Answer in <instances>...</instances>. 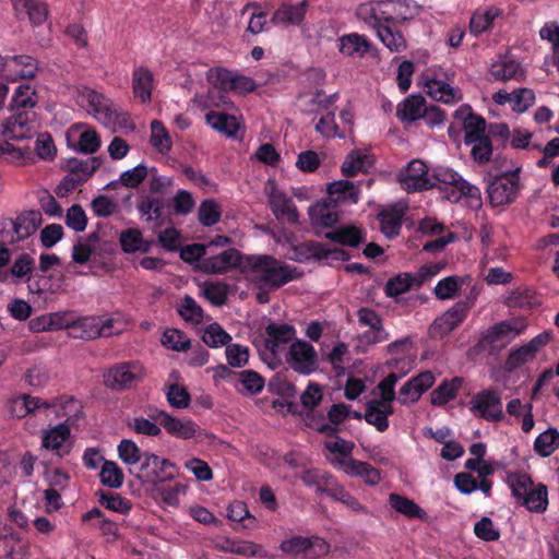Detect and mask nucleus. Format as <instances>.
Returning <instances> with one entry per match:
<instances>
[{
  "mask_svg": "<svg viewBox=\"0 0 559 559\" xmlns=\"http://www.w3.org/2000/svg\"><path fill=\"white\" fill-rule=\"evenodd\" d=\"M420 9L414 0H381L361 3L356 15L390 51L400 52L406 48V39L396 24L415 17Z\"/></svg>",
  "mask_w": 559,
  "mask_h": 559,
  "instance_id": "f257e3e1",
  "label": "nucleus"
},
{
  "mask_svg": "<svg viewBox=\"0 0 559 559\" xmlns=\"http://www.w3.org/2000/svg\"><path fill=\"white\" fill-rule=\"evenodd\" d=\"M248 266L254 273L260 287L277 289L301 276L297 267L286 264L272 255H250Z\"/></svg>",
  "mask_w": 559,
  "mask_h": 559,
  "instance_id": "f03ea898",
  "label": "nucleus"
},
{
  "mask_svg": "<svg viewBox=\"0 0 559 559\" xmlns=\"http://www.w3.org/2000/svg\"><path fill=\"white\" fill-rule=\"evenodd\" d=\"M36 262L33 253L21 252L13 260L5 274H2V282L9 280L14 285L27 284L28 292L38 296L45 293H55L49 281L52 275L47 278L45 275L35 273Z\"/></svg>",
  "mask_w": 559,
  "mask_h": 559,
  "instance_id": "7ed1b4c3",
  "label": "nucleus"
},
{
  "mask_svg": "<svg viewBox=\"0 0 559 559\" xmlns=\"http://www.w3.org/2000/svg\"><path fill=\"white\" fill-rule=\"evenodd\" d=\"M143 368L135 361H123L108 368L104 376V384L112 391L132 389L143 377Z\"/></svg>",
  "mask_w": 559,
  "mask_h": 559,
  "instance_id": "20e7f679",
  "label": "nucleus"
},
{
  "mask_svg": "<svg viewBox=\"0 0 559 559\" xmlns=\"http://www.w3.org/2000/svg\"><path fill=\"white\" fill-rule=\"evenodd\" d=\"M349 405L340 403L333 404L328 411L326 418L323 414L311 412L306 414L307 426L325 437H336L341 431V424L349 416Z\"/></svg>",
  "mask_w": 559,
  "mask_h": 559,
  "instance_id": "39448f33",
  "label": "nucleus"
},
{
  "mask_svg": "<svg viewBox=\"0 0 559 559\" xmlns=\"http://www.w3.org/2000/svg\"><path fill=\"white\" fill-rule=\"evenodd\" d=\"M469 411L487 421H501L503 404L496 389H484L475 393L469 401Z\"/></svg>",
  "mask_w": 559,
  "mask_h": 559,
  "instance_id": "423d86ee",
  "label": "nucleus"
},
{
  "mask_svg": "<svg viewBox=\"0 0 559 559\" xmlns=\"http://www.w3.org/2000/svg\"><path fill=\"white\" fill-rule=\"evenodd\" d=\"M287 365L297 373L309 376L319 368V358L314 347L302 340L294 341L286 354Z\"/></svg>",
  "mask_w": 559,
  "mask_h": 559,
  "instance_id": "0eeeda50",
  "label": "nucleus"
},
{
  "mask_svg": "<svg viewBox=\"0 0 559 559\" xmlns=\"http://www.w3.org/2000/svg\"><path fill=\"white\" fill-rule=\"evenodd\" d=\"M520 178L516 171L496 176L487 187L492 206H502L513 202L519 193Z\"/></svg>",
  "mask_w": 559,
  "mask_h": 559,
  "instance_id": "6e6552de",
  "label": "nucleus"
},
{
  "mask_svg": "<svg viewBox=\"0 0 559 559\" xmlns=\"http://www.w3.org/2000/svg\"><path fill=\"white\" fill-rule=\"evenodd\" d=\"M399 180L401 187L408 193L426 191L436 187L427 165L420 159L409 162L407 167L401 171Z\"/></svg>",
  "mask_w": 559,
  "mask_h": 559,
  "instance_id": "1a4fd4ad",
  "label": "nucleus"
},
{
  "mask_svg": "<svg viewBox=\"0 0 559 559\" xmlns=\"http://www.w3.org/2000/svg\"><path fill=\"white\" fill-rule=\"evenodd\" d=\"M112 319H103L102 317L95 316L80 317L74 320L69 336L81 340H95L100 336L107 337L112 335Z\"/></svg>",
  "mask_w": 559,
  "mask_h": 559,
  "instance_id": "9d476101",
  "label": "nucleus"
},
{
  "mask_svg": "<svg viewBox=\"0 0 559 559\" xmlns=\"http://www.w3.org/2000/svg\"><path fill=\"white\" fill-rule=\"evenodd\" d=\"M38 71L37 60L28 55L2 57V79L7 81L32 80Z\"/></svg>",
  "mask_w": 559,
  "mask_h": 559,
  "instance_id": "9b49d317",
  "label": "nucleus"
},
{
  "mask_svg": "<svg viewBox=\"0 0 559 559\" xmlns=\"http://www.w3.org/2000/svg\"><path fill=\"white\" fill-rule=\"evenodd\" d=\"M165 431L176 438L179 439H194L197 442L212 441L215 439V436L206 430L202 429L195 421L192 419H180L174 416H164Z\"/></svg>",
  "mask_w": 559,
  "mask_h": 559,
  "instance_id": "f8f14e48",
  "label": "nucleus"
},
{
  "mask_svg": "<svg viewBox=\"0 0 559 559\" xmlns=\"http://www.w3.org/2000/svg\"><path fill=\"white\" fill-rule=\"evenodd\" d=\"M475 304V297L469 301H457L441 317L437 318L432 325L431 332L435 335L443 336L457 328L466 318L469 309Z\"/></svg>",
  "mask_w": 559,
  "mask_h": 559,
  "instance_id": "ddd939ff",
  "label": "nucleus"
},
{
  "mask_svg": "<svg viewBox=\"0 0 559 559\" xmlns=\"http://www.w3.org/2000/svg\"><path fill=\"white\" fill-rule=\"evenodd\" d=\"M269 197V205L272 213L277 219H286L290 224H296L299 218L297 207L294 205L293 200L284 192L280 191L276 186L269 181L266 185Z\"/></svg>",
  "mask_w": 559,
  "mask_h": 559,
  "instance_id": "4468645a",
  "label": "nucleus"
},
{
  "mask_svg": "<svg viewBox=\"0 0 559 559\" xmlns=\"http://www.w3.org/2000/svg\"><path fill=\"white\" fill-rule=\"evenodd\" d=\"M241 263V253L234 248L223 252L204 258L199 264V269L206 274H225L236 269Z\"/></svg>",
  "mask_w": 559,
  "mask_h": 559,
  "instance_id": "2eb2a0df",
  "label": "nucleus"
},
{
  "mask_svg": "<svg viewBox=\"0 0 559 559\" xmlns=\"http://www.w3.org/2000/svg\"><path fill=\"white\" fill-rule=\"evenodd\" d=\"M34 128L29 122L27 111H17L12 114L2 123V138L3 140L23 142L33 138Z\"/></svg>",
  "mask_w": 559,
  "mask_h": 559,
  "instance_id": "dca6fc26",
  "label": "nucleus"
},
{
  "mask_svg": "<svg viewBox=\"0 0 559 559\" xmlns=\"http://www.w3.org/2000/svg\"><path fill=\"white\" fill-rule=\"evenodd\" d=\"M454 118L462 120L464 142L486 134V119L483 116L475 114L469 105L460 106L454 112Z\"/></svg>",
  "mask_w": 559,
  "mask_h": 559,
  "instance_id": "f3484780",
  "label": "nucleus"
},
{
  "mask_svg": "<svg viewBox=\"0 0 559 559\" xmlns=\"http://www.w3.org/2000/svg\"><path fill=\"white\" fill-rule=\"evenodd\" d=\"M82 98L90 115L105 124L112 121L114 111L107 97L94 90H88L82 95Z\"/></svg>",
  "mask_w": 559,
  "mask_h": 559,
  "instance_id": "a211bd4d",
  "label": "nucleus"
},
{
  "mask_svg": "<svg viewBox=\"0 0 559 559\" xmlns=\"http://www.w3.org/2000/svg\"><path fill=\"white\" fill-rule=\"evenodd\" d=\"M312 548H318L319 555L326 554L329 551V544L318 536L304 537L298 535L283 540L280 545V549L283 552L294 556L305 554Z\"/></svg>",
  "mask_w": 559,
  "mask_h": 559,
  "instance_id": "6ab92c4d",
  "label": "nucleus"
},
{
  "mask_svg": "<svg viewBox=\"0 0 559 559\" xmlns=\"http://www.w3.org/2000/svg\"><path fill=\"white\" fill-rule=\"evenodd\" d=\"M341 468L350 477H359L366 485L376 486L381 480L380 471L368 462L355 460L353 457L337 461Z\"/></svg>",
  "mask_w": 559,
  "mask_h": 559,
  "instance_id": "aec40b11",
  "label": "nucleus"
},
{
  "mask_svg": "<svg viewBox=\"0 0 559 559\" xmlns=\"http://www.w3.org/2000/svg\"><path fill=\"white\" fill-rule=\"evenodd\" d=\"M154 88V74L145 66H136L132 71V91L135 98L142 104H147L152 99Z\"/></svg>",
  "mask_w": 559,
  "mask_h": 559,
  "instance_id": "412c9836",
  "label": "nucleus"
},
{
  "mask_svg": "<svg viewBox=\"0 0 559 559\" xmlns=\"http://www.w3.org/2000/svg\"><path fill=\"white\" fill-rule=\"evenodd\" d=\"M400 364L409 365L405 358L397 359L392 358L388 361V367L392 369H397ZM411 369V366L407 367L402 373L390 372L383 380H381L378 384V389L380 391L381 397L377 399L378 402H382L385 405H392V402L395 400V384L396 382L405 376Z\"/></svg>",
  "mask_w": 559,
  "mask_h": 559,
  "instance_id": "4be33fe9",
  "label": "nucleus"
},
{
  "mask_svg": "<svg viewBox=\"0 0 559 559\" xmlns=\"http://www.w3.org/2000/svg\"><path fill=\"white\" fill-rule=\"evenodd\" d=\"M265 347L272 354H276L281 345L292 342L296 336V329L288 323H270L265 328Z\"/></svg>",
  "mask_w": 559,
  "mask_h": 559,
  "instance_id": "5701e85b",
  "label": "nucleus"
},
{
  "mask_svg": "<svg viewBox=\"0 0 559 559\" xmlns=\"http://www.w3.org/2000/svg\"><path fill=\"white\" fill-rule=\"evenodd\" d=\"M324 237L341 246L357 248L366 241V231L354 225H345L326 231Z\"/></svg>",
  "mask_w": 559,
  "mask_h": 559,
  "instance_id": "b1692460",
  "label": "nucleus"
},
{
  "mask_svg": "<svg viewBox=\"0 0 559 559\" xmlns=\"http://www.w3.org/2000/svg\"><path fill=\"white\" fill-rule=\"evenodd\" d=\"M308 7V0H302L296 4L283 3L273 13L272 21L299 26L305 20Z\"/></svg>",
  "mask_w": 559,
  "mask_h": 559,
  "instance_id": "393cba45",
  "label": "nucleus"
},
{
  "mask_svg": "<svg viewBox=\"0 0 559 559\" xmlns=\"http://www.w3.org/2000/svg\"><path fill=\"white\" fill-rule=\"evenodd\" d=\"M43 216L38 210H29L11 219L12 228L17 240H24L32 236L41 225Z\"/></svg>",
  "mask_w": 559,
  "mask_h": 559,
  "instance_id": "a878e982",
  "label": "nucleus"
},
{
  "mask_svg": "<svg viewBox=\"0 0 559 559\" xmlns=\"http://www.w3.org/2000/svg\"><path fill=\"white\" fill-rule=\"evenodd\" d=\"M394 413L392 405L382 404L378 400H370L366 404L365 420L376 427L379 432H384L389 428L388 417Z\"/></svg>",
  "mask_w": 559,
  "mask_h": 559,
  "instance_id": "bb28decb",
  "label": "nucleus"
},
{
  "mask_svg": "<svg viewBox=\"0 0 559 559\" xmlns=\"http://www.w3.org/2000/svg\"><path fill=\"white\" fill-rule=\"evenodd\" d=\"M70 435V426L67 423L58 424L51 429L44 431L43 448L55 451L59 456H63L70 452L69 449H63V443L69 440Z\"/></svg>",
  "mask_w": 559,
  "mask_h": 559,
  "instance_id": "cd10ccee",
  "label": "nucleus"
},
{
  "mask_svg": "<svg viewBox=\"0 0 559 559\" xmlns=\"http://www.w3.org/2000/svg\"><path fill=\"white\" fill-rule=\"evenodd\" d=\"M298 250L305 255L306 259L316 258L332 259L338 261H347L349 254L341 248H329L326 245L317 241H309L298 248Z\"/></svg>",
  "mask_w": 559,
  "mask_h": 559,
  "instance_id": "c85d7f7f",
  "label": "nucleus"
},
{
  "mask_svg": "<svg viewBox=\"0 0 559 559\" xmlns=\"http://www.w3.org/2000/svg\"><path fill=\"white\" fill-rule=\"evenodd\" d=\"M463 382L464 379L462 377H453L450 380H442L441 383L430 393L431 404L435 406L447 405L450 401L456 397Z\"/></svg>",
  "mask_w": 559,
  "mask_h": 559,
  "instance_id": "c756f323",
  "label": "nucleus"
},
{
  "mask_svg": "<svg viewBox=\"0 0 559 559\" xmlns=\"http://www.w3.org/2000/svg\"><path fill=\"white\" fill-rule=\"evenodd\" d=\"M311 224L321 227H331L338 221L336 205L326 201L312 204L308 211Z\"/></svg>",
  "mask_w": 559,
  "mask_h": 559,
  "instance_id": "7c9ffc66",
  "label": "nucleus"
},
{
  "mask_svg": "<svg viewBox=\"0 0 559 559\" xmlns=\"http://www.w3.org/2000/svg\"><path fill=\"white\" fill-rule=\"evenodd\" d=\"M503 15V10L497 7H488L484 11L476 10L469 21V32L474 36H479L480 34L491 29L492 24L496 19Z\"/></svg>",
  "mask_w": 559,
  "mask_h": 559,
  "instance_id": "2f4dec72",
  "label": "nucleus"
},
{
  "mask_svg": "<svg viewBox=\"0 0 559 559\" xmlns=\"http://www.w3.org/2000/svg\"><path fill=\"white\" fill-rule=\"evenodd\" d=\"M447 200L451 203H457L462 198L466 199L467 205L473 210L481 207V192L478 187L471 185L468 181L463 179L457 186V189H451L445 195Z\"/></svg>",
  "mask_w": 559,
  "mask_h": 559,
  "instance_id": "473e14b6",
  "label": "nucleus"
},
{
  "mask_svg": "<svg viewBox=\"0 0 559 559\" xmlns=\"http://www.w3.org/2000/svg\"><path fill=\"white\" fill-rule=\"evenodd\" d=\"M504 305L509 308L533 309L540 306L542 300L534 289L519 287L504 298Z\"/></svg>",
  "mask_w": 559,
  "mask_h": 559,
  "instance_id": "72a5a7b5",
  "label": "nucleus"
},
{
  "mask_svg": "<svg viewBox=\"0 0 559 559\" xmlns=\"http://www.w3.org/2000/svg\"><path fill=\"white\" fill-rule=\"evenodd\" d=\"M235 75L226 68L223 67H216L211 68L206 72V79L207 81L214 85L215 88H218L219 91H209L207 98L212 97L213 94L218 93L219 99L223 103H226V91L231 88L233 82H234Z\"/></svg>",
  "mask_w": 559,
  "mask_h": 559,
  "instance_id": "f704fd0d",
  "label": "nucleus"
},
{
  "mask_svg": "<svg viewBox=\"0 0 559 559\" xmlns=\"http://www.w3.org/2000/svg\"><path fill=\"white\" fill-rule=\"evenodd\" d=\"M425 98L421 95H409L396 108V117L401 121L413 122L424 117Z\"/></svg>",
  "mask_w": 559,
  "mask_h": 559,
  "instance_id": "c9c22d12",
  "label": "nucleus"
},
{
  "mask_svg": "<svg viewBox=\"0 0 559 559\" xmlns=\"http://www.w3.org/2000/svg\"><path fill=\"white\" fill-rule=\"evenodd\" d=\"M338 50L343 55L348 57L352 56H365L370 49V41L365 35L357 33L346 34L338 39Z\"/></svg>",
  "mask_w": 559,
  "mask_h": 559,
  "instance_id": "e433bc0d",
  "label": "nucleus"
},
{
  "mask_svg": "<svg viewBox=\"0 0 559 559\" xmlns=\"http://www.w3.org/2000/svg\"><path fill=\"white\" fill-rule=\"evenodd\" d=\"M205 121L212 129L229 138L235 136L239 129L236 117L224 112L209 111Z\"/></svg>",
  "mask_w": 559,
  "mask_h": 559,
  "instance_id": "4c0bfd02",
  "label": "nucleus"
},
{
  "mask_svg": "<svg viewBox=\"0 0 559 559\" xmlns=\"http://www.w3.org/2000/svg\"><path fill=\"white\" fill-rule=\"evenodd\" d=\"M145 452L132 439H122L117 445L118 457L127 465L129 474L135 472L136 464Z\"/></svg>",
  "mask_w": 559,
  "mask_h": 559,
  "instance_id": "58836bf2",
  "label": "nucleus"
},
{
  "mask_svg": "<svg viewBox=\"0 0 559 559\" xmlns=\"http://www.w3.org/2000/svg\"><path fill=\"white\" fill-rule=\"evenodd\" d=\"M389 504L397 513L408 519H424L426 516V512L414 500L396 492L389 495Z\"/></svg>",
  "mask_w": 559,
  "mask_h": 559,
  "instance_id": "ea45409f",
  "label": "nucleus"
},
{
  "mask_svg": "<svg viewBox=\"0 0 559 559\" xmlns=\"http://www.w3.org/2000/svg\"><path fill=\"white\" fill-rule=\"evenodd\" d=\"M521 503L531 512L543 513L548 507V490L544 484L533 486L521 499Z\"/></svg>",
  "mask_w": 559,
  "mask_h": 559,
  "instance_id": "a19ab883",
  "label": "nucleus"
},
{
  "mask_svg": "<svg viewBox=\"0 0 559 559\" xmlns=\"http://www.w3.org/2000/svg\"><path fill=\"white\" fill-rule=\"evenodd\" d=\"M427 93L438 102L451 104L459 100L462 95L448 83L440 80H429L426 83Z\"/></svg>",
  "mask_w": 559,
  "mask_h": 559,
  "instance_id": "79ce46f5",
  "label": "nucleus"
},
{
  "mask_svg": "<svg viewBox=\"0 0 559 559\" xmlns=\"http://www.w3.org/2000/svg\"><path fill=\"white\" fill-rule=\"evenodd\" d=\"M466 146H471V156L479 165L487 164L491 159L493 146L489 134H483L477 139L465 141Z\"/></svg>",
  "mask_w": 559,
  "mask_h": 559,
  "instance_id": "37998d69",
  "label": "nucleus"
},
{
  "mask_svg": "<svg viewBox=\"0 0 559 559\" xmlns=\"http://www.w3.org/2000/svg\"><path fill=\"white\" fill-rule=\"evenodd\" d=\"M319 491L324 492L330 498L335 501H340L345 504L350 510L358 513H367V509L364 504H361L357 498H355L352 493L345 490L344 487L334 485L332 487L322 488L319 487Z\"/></svg>",
  "mask_w": 559,
  "mask_h": 559,
  "instance_id": "c03bdc74",
  "label": "nucleus"
},
{
  "mask_svg": "<svg viewBox=\"0 0 559 559\" xmlns=\"http://www.w3.org/2000/svg\"><path fill=\"white\" fill-rule=\"evenodd\" d=\"M98 502L106 509L127 515L132 509V502L119 493L98 490L96 492Z\"/></svg>",
  "mask_w": 559,
  "mask_h": 559,
  "instance_id": "a18cd8bd",
  "label": "nucleus"
},
{
  "mask_svg": "<svg viewBox=\"0 0 559 559\" xmlns=\"http://www.w3.org/2000/svg\"><path fill=\"white\" fill-rule=\"evenodd\" d=\"M238 378V383L241 389L237 388L239 392L254 395L262 392L265 385V379L257 371L247 369L235 373Z\"/></svg>",
  "mask_w": 559,
  "mask_h": 559,
  "instance_id": "49530a36",
  "label": "nucleus"
},
{
  "mask_svg": "<svg viewBox=\"0 0 559 559\" xmlns=\"http://www.w3.org/2000/svg\"><path fill=\"white\" fill-rule=\"evenodd\" d=\"M178 314L186 321L194 325L202 323L203 309L202 307L189 295H186L177 304Z\"/></svg>",
  "mask_w": 559,
  "mask_h": 559,
  "instance_id": "de8ad7c7",
  "label": "nucleus"
},
{
  "mask_svg": "<svg viewBox=\"0 0 559 559\" xmlns=\"http://www.w3.org/2000/svg\"><path fill=\"white\" fill-rule=\"evenodd\" d=\"M467 281H469L468 276L461 277L454 275L444 277L437 283L433 293L440 300L452 299Z\"/></svg>",
  "mask_w": 559,
  "mask_h": 559,
  "instance_id": "09e8293b",
  "label": "nucleus"
},
{
  "mask_svg": "<svg viewBox=\"0 0 559 559\" xmlns=\"http://www.w3.org/2000/svg\"><path fill=\"white\" fill-rule=\"evenodd\" d=\"M2 159L7 162L24 165L32 160V151L27 144H17L2 140Z\"/></svg>",
  "mask_w": 559,
  "mask_h": 559,
  "instance_id": "8fccbe9b",
  "label": "nucleus"
},
{
  "mask_svg": "<svg viewBox=\"0 0 559 559\" xmlns=\"http://www.w3.org/2000/svg\"><path fill=\"white\" fill-rule=\"evenodd\" d=\"M559 447V431L549 428L542 432L534 441V450L543 457L551 455Z\"/></svg>",
  "mask_w": 559,
  "mask_h": 559,
  "instance_id": "3c124183",
  "label": "nucleus"
},
{
  "mask_svg": "<svg viewBox=\"0 0 559 559\" xmlns=\"http://www.w3.org/2000/svg\"><path fill=\"white\" fill-rule=\"evenodd\" d=\"M402 217L403 214L395 209L382 211L379 214L381 233L390 239L396 237L402 228Z\"/></svg>",
  "mask_w": 559,
  "mask_h": 559,
  "instance_id": "603ef678",
  "label": "nucleus"
},
{
  "mask_svg": "<svg viewBox=\"0 0 559 559\" xmlns=\"http://www.w3.org/2000/svg\"><path fill=\"white\" fill-rule=\"evenodd\" d=\"M314 130L325 139L346 138L345 131L341 130L335 121L334 111H326L325 115H322L316 122Z\"/></svg>",
  "mask_w": 559,
  "mask_h": 559,
  "instance_id": "864d4df0",
  "label": "nucleus"
},
{
  "mask_svg": "<svg viewBox=\"0 0 559 559\" xmlns=\"http://www.w3.org/2000/svg\"><path fill=\"white\" fill-rule=\"evenodd\" d=\"M512 332H514V328L508 321L496 323L483 334L479 344L483 347L493 348Z\"/></svg>",
  "mask_w": 559,
  "mask_h": 559,
  "instance_id": "5fc2aeb1",
  "label": "nucleus"
},
{
  "mask_svg": "<svg viewBox=\"0 0 559 559\" xmlns=\"http://www.w3.org/2000/svg\"><path fill=\"white\" fill-rule=\"evenodd\" d=\"M416 286V280L411 273H399L391 277L384 286V293L388 297H397Z\"/></svg>",
  "mask_w": 559,
  "mask_h": 559,
  "instance_id": "6e6d98bb",
  "label": "nucleus"
},
{
  "mask_svg": "<svg viewBox=\"0 0 559 559\" xmlns=\"http://www.w3.org/2000/svg\"><path fill=\"white\" fill-rule=\"evenodd\" d=\"M99 478L104 486L118 489L123 484L124 475L116 462L104 460Z\"/></svg>",
  "mask_w": 559,
  "mask_h": 559,
  "instance_id": "4d7b16f0",
  "label": "nucleus"
},
{
  "mask_svg": "<svg viewBox=\"0 0 559 559\" xmlns=\"http://www.w3.org/2000/svg\"><path fill=\"white\" fill-rule=\"evenodd\" d=\"M102 158L98 156H92L84 160L78 158H71L68 162V169L72 174L85 178L87 181L92 175L100 167Z\"/></svg>",
  "mask_w": 559,
  "mask_h": 559,
  "instance_id": "13d9d810",
  "label": "nucleus"
},
{
  "mask_svg": "<svg viewBox=\"0 0 559 559\" xmlns=\"http://www.w3.org/2000/svg\"><path fill=\"white\" fill-rule=\"evenodd\" d=\"M150 143L162 154H167L171 148V139L164 123L159 120L151 122Z\"/></svg>",
  "mask_w": 559,
  "mask_h": 559,
  "instance_id": "bf43d9fd",
  "label": "nucleus"
},
{
  "mask_svg": "<svg viewBox=\"0 0 559 559\" xmlns=\"http://www.w3.org/2000/svg\"><path fill=\"white\" fill-rule=\"evenodd\" d=\"M202 341L212 348L227 346L231 336L222 328L221 324L214 322L209 324L203 332Z\"/></svg>",
  "mask_w": 559,
  "mask_h": 559,
  "instance_id": "052dcab7",
  "label": "nucleus"
},
{
  "mask_svg": "<svg viewBox=\"0 0 559 559\" xmlns=\"http://www.w3.org/2000/svg\"><path fill=\"white\" fill-rule=\"evenodd\" d=\"M222 211L217 202L213 199H206L201 202L198 209V219L201 225L211 227L219 222Z\"/></svg>",
  "mask_w": 559,
  "mask_h": 559,
  "instance_id": "680f3d73",
  "label": "nucleus"
},
{
  "mask_svg": "<svg viewBox=\"0 0 559 559\" xmlns=\"http://www.w3.org/2000/svg\"><path fill=\"white\" fill-rule=\"evenodd\" d=\"M328 192L330 195H336V200L341 201L357 203L359 200L358 189L348 180H340L330 183Z\"/></svg>",
  "mask_w": 559,
  "mask_h": 559,
  "instance_id": "e2e57ef3",
  "label": "nucleus"
},
{
  "mask_svg": "<svg viewBox=\"0 0 559 559\" xmlns=\"http://www.w3.org/2000/svg\"><path fill=\"white\" fill-rule=\"evenodd\" d=\"M178 473L177 466L170 460L157 455L156 467L154 468L151 485L175 479Z\"/></svg>",
  "mask_w": 559,
  "mask_h": 559,
  "instance_id": "0e129e2a",
  "label": "nucleus"
},
{
  "mask_svg": "<svg viewBox=\"0 0 559 559\" xmlns=\"http://www.w3.org/2000/svg\"><path fill=\"white\" fill-rule=\"evenodd\" d=\"M229 294V285L224 282H206L203 296L214 306H223Z\"/></svg>",
  "mask_w": 559,
  "mask_h": 559,
  "instance_id": "69168bd1",
  "label": "nucleus"
},
{
  "mask_svg": "<svg viewBox=\"0 0 559 559\" xmlns=\"http://www.w3.org/2000/svg\"><path fill=\"white\" fill-rule=\"evenodd\" d=\"M34 91H32L29 84H21L16 87L10 104V110L14 111H26L27 108H32L35 105L33 100Z\"/></svg>",
  "mask_w": 559,
  "mask_h": 559,
  "instance_id": "338daca9",
  "label": "nucleus"
},
{
  "mask_svg": "<svg viewBox=\"0 0 559 559\" xmlns=\"http://www.w3.org/2000/svg\"><path fill=\"white\" fill-rule=\"evenodd\" d=\"M157 455L146 451L141 461L136 464L134 473H130L142 484H151L154 468L156 467Z\"/></svg>",
  "mask_w": 559,
  "mask_h": 559,
  "instance_id": "774afa93",
  "label": "nucleus"
}]
</instances>
